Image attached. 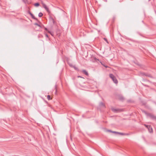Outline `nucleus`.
<instances>
[{
	"label": "nucleus",
	"mask_w": 156,
	"mask_h": 156,
	"mask_svg": "<svg viewBox=\"0 0 156 156\" xmlns=\"http://www.w3.org/2000/svg\"><path fill=\"white\" fill-rule=\"evenodd\" d=\"M39 23L40 24H41L40 27L39 28V29L38 30H37L40 31V30H41V28H44V25H43L41 23L39 22Z\"/></svg>",
	"instance_id": "nucleus-9"
},
{
	"label": "nucleus",
	"mask_w": 156,
	"mask_h": 156,
	"mask_svg": "<svg viewBox=\"0 0 156 156\" xmlns=\"http://www.w3.org/2000/svg\"><path fill=\"white\" fill-rule=\"evenodd\" d=\"M109 77L112 80L113 82L115 84H117L118 83V80L116 79L115 77L112 74H109Z\"/></svg>",
	"instance_id": "nucleus-2"
},
{
	"label": "nucleus",
	"mask_w": 156,
	"mask_h": 156,
	"mask_svg": "<svg viewBox=\"0 0 156 156\" xmlns=\"http://www.w3.org/2000/svg\"><path fill=\"white\" fill-rule=\"evenodd\" d=\"M45 34V36L47 37V38H49V37H48V34Z\"/></svg>",
	"instance_id": "nucleus-24"
},
{
	"label": "nucleus",
	"mask_w": 156,
	"mask_h": 156,
	"mask_svg": "<svg viewBox=\"0 0 156 156\" xmlns=\"http://www.w3.org/2000/svg\"><path fill=\"white\" fill-rule=\"evenodd\" d=\"M51 21L53 23H55V21L54 20V19L53 18H51Z\"/></svg>",
	"instance_id": "nucleus-22"
},
{
	"label": "nucleus",
	"mask_w": 156,
	"mask_h": 156,
	"mask_svg": "<svg viewBox=\"0 0 156 156\" xmlns=\"http://www.w3.org/2000/svg\"><path fill=\"white\" fill-rule=\"evenodd\" d=\"M34 25H36L39 28L40 27V25H41V24H39L37 23H35L34 24Z\"/></svg>",
	"instance_id": "nucleus-20"
},
{
	"label": "nucleus",
	"mask_w": 156,
	"mask_h": 156,
	"mask_svg": "<svg viewBox=\"0 0 156 156\" xmlns=\"http://www.w3.org/2000/svg\"><path fill=\"white\" fill-rule=\"evenodd\" d=\"M69 66L72 67H73V66H73V65L71 64H69Z\"/></svg>",
	"instance_id": "nucleus-25"
},
{
	"label": "nucleus",
	"mask_w": 156,
	"mask_h": 156,
	"mask_svg": "<svg viewBox=\"0 0 156 156\" xmlns=\"http://www.w3.org/2000/svg\"><path fill=\"white\" fill-rule=\"evenodd\" d=\"M39 4L38 3H36L34 4V5L35 6H38L39 5Z\"/></svg>",
	"instance_id": "nucleus-19"
},
{
	"label": "nucleus",
	"mask_w": 156,
	"mask_h": 156,
	"mask_svg": "<svg viewBox=\"0 0 156 156\" xmlns=\"http://www.w3.org/2000/svg\"><path fill=\"white\" fill-rule=\"evenodd\" d=\"M107 131H108V132H110L111 133H115L116 134H118V132H116V131H112V130H108Z\"/></svg>",
	"instance_id": "nucleus-12"
},
{
	"label": "nucleus",
	"mask_w": 156,
	"mask_h": 156,
	"mask_svg": "<svg viewBox=\"0 0 156 156\" xmlns=\"http://www.w3.org/2000/svg\"><path fill=\"white\" fill-rule=\"evenodd\" d=\"M23 2L25 3V4H30L31 3V1L30 0H22Z\"/></svg>",
	"instance_id": "nucleus-8"
},
{
	"label": "nucleus",
	"mask_w": 156,
	"mask_h": 156,
	"mask_svg": "<svg viewBox=\"0 0 156 156\" xmlns=\"http://www.w3.org/2000/svg\"><path fill=\"white\" fill-rule=\"evenodd\" d=\"M140 73L142 76H145L153 78L152 76L150 74L144 73Z\"/></svg>",
	"instance_id": "nucleus-4"
},
{
	"label": "nucleus",
	"mask_w": 156,
	"mask_h": 156,
	"mask_svg": "<svg viewBox=\"0 0 156 156\" xmlns=\"http://www.w3.org/2000/svg\"><path fill=\"white\" fill-rule=\"evenodd\" d=\"M28 13L31 16L32 18L34 20H36L37 21L38 20L37 18H36L33 15V14H32L29 11Z\"/></svg>",
	"instance_id": "nucleus-7"
},
{
	"label": "nucleus",
	"mask_w": 156,
	"mask_h": 156,
	"mask_svg": "<svg viewBox=\"0 0 156 156\" xmlns=\"http://www.w3.org/2000/svg\"><path fill=\"white\" fill-rule=\"evenodd\" d=\"M111 109L113 112H115V113L119 112L121 111V110L119 109H116L114 108H112Z\"/></svg>",
	"instance_id": "nucleus-6"
},
{
	"label": "nucleus",
	"mask_w": 156,
	"mask_h": 156,
	"mask_svg": "<svg viewBox=\"0 0 156 156\" xmlns=\"http://www.w3.org/2000/svg\"><path fill=\"white\" fill-rule=\"evenodd\" d=\"M116 19V17L115 16H113L112 18V23H114L115 22V20Z\"/></svg>",
	"instance_id": "nucleus-18"
},
{
	"label": "nucleus",
	"mask_w": 156,
	"mask_h": 156,
	"mask_svg": "<svg viewBox=\"0 0 156 156\" xmlns=\"http://www.w3.org/2000/svg\"><path fill=\"white\" fill-rule=\"evenodd\" d=\"M44 29L45 30H46V31H47L48 33H50V34H51L52 35V33H51V31H50L48 30V29H47V28L45 27H44Z\"/></svg>",
	"instance_id": "nucleus-13"
},
{
	"label": "nucleus",
	"mask_w": 156,
	"mask_h": 156,
	"mask_svg": "<svg viewBox=\"0 0 156 156\" xmlns=\"http://www.w3.org/2000/svg\"><path fill=\"white\" fill-rule=\"evenodd\" d=\"M78 77H80V78H83V77H81V76H78Z\"/></svg>",
	"instance_id": "nucleus-27"
},
{
	"label": "nucleus",
	"mask_w": 156,
	"mask_h": 156,
	"mask_svg": "<svg viewBox=\"0 0 156 156\" xmlns=\"http://www.w3.org/2000/svg\"><path fill=\"white\" fill-rule=\"evenodd\" d=\"M55 90H55V93H56V92H57L56 85H55Z\"/></svg>",
	"instance_id": "nucleus-26"
},
{
	"label": "nucleus",
	"mask_w": 156,
	"mask_h": 156,
	"mask_svg": "<svg viewBox=\"0 0 156 156\" xmlns=\"http://www.w3.org/2000/svg\"><path fill=\"white\" fill-rule=\"evenodd\" d=\"M82 72L86 76H88V72L85 70H83L82 71Z\"/></svg>",
	"instance_id": "nucleus-11"
},
{
	"label": "nucleus",
	"mask_w": 156,
	"mask_h": 156,
	"mask_svg": "<svg viewBox=\"0 0 156 156\" xmlns=\"http://www.w3.org/2000/svg\"><path fill=\"white\" fill-rule=\"evenodd\" d=\"M42 4L43 5V7L48 12H49V10L48 8L47 7V6L46 5L44 4V3L42 2Z\"/></svg>",
	"instance_id": "nucleus-5"
},
{
	"label": "nucleus",
	"mask_w": 156,
	"mask_h": 156,
	"mask_svg": "<svg viewBox=\"0 0 156 156\" xmlns=\"http://www.w3.org/2000/svg\"><path fill=\"white\" fill-rule=\"evenodd\" d=\"M99 106H100L103 107L104 108H105V104L102 102H100L99 103Z\"/></svg>",
	"instance_id": "nucleus-10"
},
{
	"label": "nucleus",
	"mask_w": 156,
	"mask_h": 156,
	"mask_svg": "<svg viewBox=\"0 0 156 156\" xmlns=\"http://www.w3.org/2000/svg\"><path fill=\"white\" fill-rule=\"evenodd\" d=\"M73 68L76 70H77L78 71H79V69L78 68L76 67L75 66H73Z\"/></svg>",
	"instance_id": "nucleus-14"
},
{
	"label": "nucleus",
	"mask_w": 156,
	"mask_h": 156,
	"mask_svg": "<svg viewBox=\"0 0 156 156\" xmlns=\"http://www.w3.org/2000/svg\"><path fill=\"white\" fill-rule=\"evenodd\" d=\"M104 39L107 43H108V41L107 40V39H106V38H104Z\"/></svg>",
	"instance_id": "nucleus-23"
},
{
	"label": "nucleus",
	"mask_w": 156,
	"mask_h": 156,
	"mask_svg": "<svg viewBox=\"0 0 156 156\" xmlns=\"http://www.w3.org/2000/svg\"><path fill=\"white\" fill-rule=\"evenodd\" d=\"M143 84L144 86H147V87H148V86H147V85H144V84Z\"/></svg>",
	"instance_id": "nucleus-28"
},
{
	"label": "nucleus",
	"mask_w": 156,
	"mask_h": 156,
	"mask_svg": "<svg viewBox=\"0 0 156 156\" xmlns=\"http://www.w3.org/2000/svg\"><path fill=\"white\" fill-rule=\"evenodd\" d=\"M144 126L148 129V131L150 133H151L152 132V128L150 125L144 124Z\"/></svg>",
	"instance_id": "nucleus-3"
},
{
	"label": "nucleus",
	"mask_w": 156,
	"mask_h": 156,
	"mask_svg": "<svg viewBox=\"0 0 156 156\" xmlns=\"http://www.w3.org/2000/svg\"><path fill=\"white\" fill-rule=\"evenodd\" d=\"M43 15V14L42 13L40 12L38 14V16L39 17H41Z\"/></svg>",
	"instance_id": "nucleus-16"
},
{
	"label": "nucleus",
	"mask_w": 156,
	"mask_h": 156,
	"mask_svg": "<svg viewBox=\"0 0 156 156\" xmlns=\"http://www.w3.org/2000/svg\"><path fill=\"white\" fill-rule=\"evenodd\" d=\"M118 134H120V135H126L127 134L126 133H120V132H119L118 133Z\"/></svg>",
	"instance_id": "nucleus-15"
},
{
	"label": "nucleus",
	"mask_w": 156,
	"mask_h": 156,
	"mask_svg": "<svg viewBox=\"0 0 156 156\" xmlns=\"http://www.w3.org/2000/svg\"><path fill=\"white\" fill-rule=\"evenodd\" d=\"M95 59H96V60H98V59H97V58H95Z\"/></svg>",
	"instance_id": "nucleus-29"
},
{
	"label": "nucleus",
	"mask_w": 156,
	"mask_h": 156,
	"mask_svg": "<svg viewBox=\"0 0 156 156\" xmlns=\"http://www.w3.org/2000/svg\"><path fill=\"white\" fill-rule=\"evenodd\" d=\"M47 99H48V100H50L51 99V98L50 95H48L47 96Z\"/></svg>",
	"instance_id": "nucleus-21"
},
{
	"label": "nucleus",
	"mask_w": 156,
	"mask_h": 156,
	"mask_svg": "<svg viewBox=\"0 0 156 156\" xmlns=\"http://www.w3.org/2000/svg\"><path fill=\"white\" fill-rule=\"evenodd\" d=\"M142 112H144L147 116H148L151 119L156 121V116L152 114L147 113L146 111L143 110Z\"/></svg>",
	"instance_id": "nucleus-1"
},
{
	"label": "nucleus",
	"mask_w": 156,
	"mask_h": 156,
	"mask_svg": "<svg viewBox=\"0 0 156 156\" xmlns=\"http://www.w3.org/2000/svg\"><path fill=\"white\" fill-rule=\"evenodd\" d=\"M119 99L121 101H123L124 100V98L122 96H120Z\"/></svg>",
	"instance_id": "nucleus-17"
}]
</instances>
